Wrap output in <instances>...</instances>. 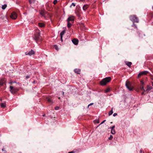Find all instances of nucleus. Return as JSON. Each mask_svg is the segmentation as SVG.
Returning a JSON list of instances; mask_svg holds the SVG:
<instances>
[{"instance_id":"obj_44","label":"nucleus","mask_w":153,"mask_h":153,"mask_svg":"<svg viewBox=\"0 0 153 153\" xmlns=\"http://www.w3.org/2000/svg\"><path fill=\"white\" fill-rule=\"evenodd\" d=\"M2 152L4 151V149H2Z\"/></svg>"},{"instance_id":"obj_30","label":"nucleus","mask_w":153,"mask_h":153,"mask_svg":"<svg viewBox=\"0 0 153 153\" xmlns=\"http://www.w3.org/2000/svg\"><path fill=\"white\" fill-rule=\"evenodd\" d=\"M57 2V0H54L53 2V3L54 4H55Z\"/></svg>"},{"instance_id":"obj_13","label":"nucleus","mask_w":153,"mask_h":153,"mask_svg":"<svg viewBox=\"0 0 153 153\" xmlns=\"http://www.w3.org/2000/svg\"><path fill=\"white\" fill-rule=\"evenodd\" d=\"M89 7V5L87 4H85L84 5L82 9L83 10L85 11L86 10V9L88 8Z\"/></svg>"},{"instance_id":"obj_5","label":"nucleus","mask_w":153,"mask_h":153,"mask_svg":"<svg viewBox=\"0 0 153 153\" xmlns=\"http://www.w3.org/2000/svg\"><path fill=\"white\" fill-rule=\"evenodd\" d=\"M40 33L39 32H36L34 33V39L36 41H37L40 38Z\"/></svg>"},{"instance_id":"obj_28","label":"nucleus","mask_w":153,"mask_h":153,"mask_svg":"<svg viewBox=\"0 0 153 153\" xmlns=\"http://www.w3.org/2000/svg\"><path fill=\"white\" fill-rule=\"evenodd\" d=\"M47 101L49 102L50 103L51 102V99L50 98H47Z\"/></svg>"},{"instance_id":"obj_2","label":"nucleus","mask_w":153,"mask_h":153,"mask_svg":"<svg viewBox=\"0 0 153 153\" xmlns=\"http://www.w3.org/2000/svg\"><path fill=\"white\" fill-rule=\"evenodd\" d=\"M130 19L132 22H134L138 23L139 19L136 15H131L130 16Z\"/></svg>"},{"instance_id":"obj_42","label":"nucleus","mask_w":153,"mask_h":153,"mask_svg":"<svg viewBox=\"0 0 153 153\" xmlns=\"http://www.w3.org/2000/svg\"><path fill=\"white\" fill-rule=\"evenodd\" d=\"M151 78L153 80V75H151Z\"/></svg>"},{"instance_id":"obj_29","label":"nucleus","mask_w":153,"mask_h":153,"mask_svg":"<svg viewBox=\"0 0 153 153\" xmlns=\"http://www.w3.org/2000/svg\"><path fill=\"white\" fill-rule=\"evenodd\" d=\"M113 138V137L112 135H110V137L108 138V139L111 140Z\"/></svg>"},{"instance_id":"obj_34","label":"nucleus","mask_w":153,"mask_h":153,"mask_svg":"<svg viewBox=\"0 0 153 153\" xmlns=\"http://www.w3.org/2000/svg\"><path fill=\"white\" fill-rule=\"evenodd\" d=\"M59 108V107L58 106H56L55 107V109L56 110H58Z\"/></svg>"},{"instance_id":"obj_15","label":"nucleus","mask_w":153,"mask_h":153,"mask_svg":"<svg viewBox=\"0 0 153 153\" xmlns=\"http://www.w3.org/2000/svg\"><path fill=\"white\" fill-rule=\"evenodd\" d=\"M6 81V80L5 79H1L0 80V85H3L4 83H5Z\"/></svg>"},{"instance_id":"obj_31","label":"nucleus","mask_w":153,"mask_h":153,"mask_svg":"<svg viewBox=\"0 0 153 153\" xmlns=\"http://www.w3.org/2000/svg\"><path fill=\"white\" fill-rule=\"evenodd\" d=\"M140 84L142 86H143L144 85V82L143 81H140Z\"/></svg>"},{"instance_id":"obj_46","label":"nucleus","mask_w":153,"mask_h":153,"mask_svg":"<svg viewBox=\"0 0 153 153\" xmlns=\"http://www.w3.org/2000/svg\"><path fill=\"white\" fill-rule=\"evenodd\" d=\"M80 1H83L84 0H80Z\"/></svg>"},{"instance_id":"obj_23","label":"nucleus","mask_w":153,"mask_h":153,"mask_svg":"<svg viewBox=\"0 0 153 153\" xmlns=\"http://www.w3.org/2000/svg\"><path fill=\"white\" fill-rule=\"evenodd\" d=\"M111 133L112 134H115V131L114 129L111 130Z\"/></svg>"},{"instance_id":"obj_32","label":"nucleus","mask_w":153,"mask_h":153,"mask_svg":"<svg viewBox=\"0 0 153 153\" xmlns=\"http://www.w3.org/2000/svg\"><path fill=\"white\" fill-rule=\"evenodd\" d=\"M115 126H112L110 128L111 129V130H112V129H114V128H115Z\"/></svg>"},{"instance_id":"obj_26","label":"nucleus","mask_w":153,"mask_h":153,"mask_svg":"<svg viewBox=\"0 0 153 153\" xmlns=\"http://www.w3.org/2000/svg\"><path fill=\"white\" fill-rule=\"evenodd\" d=\"M140 89L141 90H143L144 91V92H145L146 90L144 89L143 86H142V87H140Z\"/></svg>"},{"instance_id":"obj_49","label":"nucleus","mask_w":153,"mask_h":153,"mask_svg":"<svg viewBox=\"0 0 153 153\" xmlns=\"http://www.w3.org/2000/svg\"><path fill=\"white\" fill-rule=\"evenodd\" d=\"M62 94H63V95L64 94V92H63Z\"/></svg>"},{"instance_id":"obj_45","label":"nucleus","mask_w":153,"mask_h":153,"mask_svg":"<svg viewBox=\"0 0 153 153\" xmlns=\"http://www.w3.org/2000/svg\"><path fill=\"white\" fill-rule=\"evenodd\" d=\"M144 94V92L142 93V95H143Z\"/></svg>"},{"instance_id":"obj_6","label":"nucleus","mask_w":153,"mask_h":153,"mask_svg":"<svg viewBox=\"0 0 153 153\" xmlns=\"http://www.w3.org/2000/svg\"><path fill=\"white\" fill-rule=\"evenodd\" d=\"M67 22H71L73 23L74 21V17L73 16H71L69 17L67 20Z\"/></svg>"},{"instance_id":"obj_10","label":"nucleus","mask_w":153,"mask_h":153,"mask_svg":"<svg viewBox=\"0 0 153 153\" xmlns=\"http://www.w3.org/2000/svg\"><path fill=\"white\" fill-rule=\"evenodd\" d=\"M39 14L42 15V16H43L45 17V14H46L48 13L47 12H46L45 10H41L39 11Z\"/></svg>"},{"instance_id":"obj_11","label":"nucleus","mask_w":153,"mask_h":153,"mask_svg":"<svg viewBox=\"0 0 153 153\" xmlns=\"http://www.w3.org/2000/svg\"><path fill=\"white\" fill-rule=\"evenodd\" d=\"M72 42L74 45H77L78 44L79 41L77 39H72Z\"/></svg>"},{"instance_id":"obj_17","label":"nucleus","mask_w":153,"mask_h":153,"mask_svg":"<svg viewBox=\"0 0 153 153\" xmlns=\"http://www.w3.org/2000/svg\"><path fill=\"white\" fill-rule=\"evenodd\" d=\"M38 25L39 26L41 27H43L45 26V25L42 23H39Z\"/></svg>"},{"instance_id":"obj_25","label":"nucleus","mask_w":153,"mask_h":153,"mask_svg":"<svg viewBox=\"0 0 153 153\" xmlns=\"http://www.w3.org/2000/svg\"><path fill=\"white\" fill-rule=\"evenodd\" d=\"M110 91V89L109 88H108L106 89V90L105 91V93H107L109 92Z\"/></svg>"},{"instance_id":"obj_41","label":"nucleus","mask_w":153,"mask_h":153,"mask_svg":"<svg viewBox=\"0 0 153 153\" xmlns=\"http://www.w3.org/2000/svg\"><path fill=\"white\" fill-rule=\"evenodd\" d=\"M15 82H15L11 81V82H9V83H10V84H11V83H15Z\"/></svg>"},{"instance_id":"obj_3","label":"nucleus","mask_w":153,"mask_h":153,"mask_svg":"<svg viewBox=\"0 0 153 153\" xmlns=\"http://www.w3.org/2000/svg\"><path fill=\"white\" fill-rule=\"evenodd\" d=\"M10 91L12 94H15L18 91V89L12 86H10Z\"/></svg>"},{"instance_id":"obj_53","label":"nucleus","mask_w":153,"mask_h":153,"mask_svg":"<svg viewBox=\"0 0 153 153\" xmlns=\"http://www.w3.org/2000/svg\"><path fill=\"white\" fill-rule=\"evenodd\" d=\"M143 153H144V152Z\"/></svg>"},{"instance_id":"obj_7","label":"nucleus","mask_w":153,"mask_h":153,"mask_svg":"<svg viewBox=\"0 0 153 153\" xmlns=\"http://www.w3.org/2000/svg\"><path fill=\"white\" fill-rule=\"evenodd\" d=\"M149 73L148 71H142L140 73H139L138 75V78H139L140 77L142 76L145 75Z\"/></svg>"},{"instance_id":"obj_20","label":"nucleus","mask_w":153,"mask_h":153,"mask_svg":"<svg viewBox=\"0 0 153 153\" xmlns=\"http://www.w3.org/2000/svg\"><path fill=\"white\" fill-rule=\"evenodd\" d=\"M35 0H29V1L30 4L34 3L35 2Z\"/></svg>"},{"instance_id":"obj_40","label":"nucleus","mask_w":153,"mask_h":153,"mask_svg":"<svg viewBox=\"0 0 153 153\" xmlns=\"http://www.w3.org/2000/svg\"><path fill=\"white\" fill-rule=\"evenodd\" d=\"M142 152H143V149H141L140 150V153H142Z\"/></svg>"},{"instance_id":"obj_19","label":"nucleus","mask_w":153,"mask_h":153,"mask_svg":"<svg viewBox=\"0 0 153 153\" xmlns=\"http://www.w3.org/2000/svg\"><path fill=\"white\" fill-rule=\"evenodd\" d=\"M1 108H4L6 107V104L5 103H1Z\"/></svg>"},{"instance_id":"obj_50","label":"nucleus","mask_w":153,"mask_h":153,"mask_svg":"<svg viewBox=\"0 0 153 153\" xmlns=\"http://www.w3.org/2000/svg\"><path fill=\"white\" fill-rule=\"evenodd\" d=\"M152 86H153V83H152Z\"/></svg>"},{"instance_id":"obj_22","label":"nucleus","mask_w":153,"mask_h":153,"mask_svg":"<svg viewBox=\"0 0 153 153\" xmlns=\"http://www.w3.org/2000/svg\"><path fill=\"white\" fill-rule=\"evenodd\" d=\"M113 113V108H112L111 110L109 111L108 112V115L109 116H110Z\"/></svg>"},{"instance_id":"obj_8","label":"nucleus","mask_w":153,"mask_h":153,"mask_svg":"<svg viewBox=\"0 0 153 153\" xmlns=\"http://www.w3.org/2000/svg\"><path fill=\"white\" fill-rule=\"evenodd\" d=\"M10 16L11 18L15 19L17 17V14L16 12H13L11 13Z\"/></svg>"},{"instance_id":"obj_21","label":"nucleus","mask_w":153,"mask_h":153,"mask_svg":"<svg viewBox=\"0 0 153 153\" xmlns=\"http://www.w3.org/2000/svg\"><path fill=\"white\" fill-rule=\"evenodd\" d=\"M67 22V26L68 28H70L71 27V26L72 25L71 23L69 22Z\"/></svg>"},{"instance_id":"obj_9","label":"nucleus","mask_w":153,"mask_h":153,"mask_svg":"<svg viewBox=\"0 0 153 153\" xmlns=\"http://www.w3.org/2000/svg\"><path fill=\"white\" fill-rule=\"evenodd\" d=\"M34 54V51L32 50H31V51H29V52H27L25 53V54L26 55H29V56H31L33 55Z\"/></svg>"},{"instance_id":"obj_47","label":"nucleus","mask_w":153,"mask_h":153,"mask_svg":"<svg viewBox=\"0 0 153 153\" xmlns=\"http://www.w3.org/2000/svg\"><path fill=\"white\" fill-rule=\"evenodd\" d=\"M45 114H44L43 115V116L44 117L45 116Z\"/></svg>"},{"instance_id":"obj_36","label":"nucleus","mask_w":153,"mask_h":153,"mask_svg":"<svg viewBox=\"0 0 153 153\" xmlns=\"http://www.w3.org/2000/svg\"><path fill=\"white\" fill-rule=\"evenodd\" d=\"M117 113H114L113 114V116H114V117H115L116 116H117Z\"/></svg>"},{"instance_id":"obj_38","label":"nucleus","mask_w":153,"mask_h":153,"mask_svg":"<svg viewBox=\"0 0 153 153\" xmlns=\"http://www.w3.org/2000/svg\"><path fill=\"white\" fill-rule=\"evenodd\" d=\"M93 103H91L90 104H89V105H88V107H89V106H90V105H93Z\"/></svg>"},{"instance_id":"obj_14","label":"nucleus","mask_w":153,"mask_h":153,"mask_svg":"<svg viewBox=\"0 0 153 153\" xmlns=\"http://www.w3.org/2000/svg\"><path fill=\"white\" fill-rule=\"evenodd\" d=\"M65 33V30H63L61 32V33H60V38H61V39L62 41V36L63 35H64V34Z\"/></svg>"},{"instance_id":"obj_37","label":"nucleus","mask_w":153,"mask_h":153,"mask_svg":"<svg viewBox=\"0 0 153 153\" xmlns=\"http://www.w3.org/2000/svg\"><path fill=\"white\" fill-rule=\"evenodd\" d=\"M75 153V152L74 151H72L70 152H68V153Z\"/></svg>"},{"instance_id":"obj_35","label":"nucleus","mask_w":153,"mask_h":153,"mask_svg":"<svg viewBox=\"0 0 153 153\" xmlns=\"http://www.w3.org/2000/svg\"><path fill=\"white\" fill-rule=\"evenodd\" d=\"M75 3H72V4H71V7L72 6V5H73V6L74 7H75Z\"/></svg>"},{"instance_id":"obj_27","label":"nucleus","mask_w":153,"mask_h":153,"mask_svg":"<svg viewBox=\"0 0 153 153\" xmlns=\"http://www.w3.org/2000/svg\"><path fill=\"white\" fill-rule=\"evenodd\" d=\"M132 26L134 27L135 28H137V27L136 25L134 23H133V24L132 25Z\"/></svg>"},{"instance_id":"obj_33","label":"nucleus","mask_w":153,"mask_h":153,"mask_svg":"<svg viewBox=\"0 0 153 153\" xmlns=\"http://www.w3.org/2000/svg\"><path fill=\"white\" fill-rule=\"evenodd\" d=\"M54 48H55L56 50H58V48L57 47V46L56 45H55L54 46Z\"/></svg>"},{"instance_id":"obj_18","label":"nucleus","mask_w":153,"mask_h":153,"mask_svg":"<svg viewBox=\"0 0 153 153\" xmlns=\"http://www.w3.org/2000/svg\"><path fill=\"white\" fill-rule=\"evenodd\" d=\"M126 64L128 67H130L132 64V63L131 62H126Z\"/></svg>"},{"instance_id":"obj_48","label":"nucleus","mask_w":153,"mask_h":153,"mask_svg":"<svg viewBox=\"0 0 153 153\" xmlns=\"http://www.w3.org/2000/svg\"><path fill=\"white\" fill-rule=\"evenodd\" d=\"M33 83H35V81H34L33 82Z\"/></svg>"},{"instance_id":"obj_12","label":"nucleus","mask_w":153,"mask_h":153,"mask_svg":"<svg viewBox=\"0 0 153 153\" xmlns=\"http://www.w3.org/2000/svg\"><path fill=\"white\" fill-rule=\"evenodd\" d=\"M152 88H153L152 87L148 85L147 86V88L146 89V90L145 92L148 93L150 91V90L152 89Z\"/></svg>"},{"instance_id":"obj_39","label":"nucleus","mask_w":153,"mask_h":153,"mask_svg":"<svg viewBox=\"0 0 153 153\" xmlns=\"http://www.w3.org/2000/svg\"><path fill=\"white\" fill-rule=\"evenodd\" d=\"M26 79H27L30 78V76H26Z\"/></svg>"},{"instance_id":"obj_1","label":"nucleus","mask_w":153,"mask_h":153,"mask_svg":"<svg viewBox=\"0 0 153 153\" xmlns=\"http://www.w3.org/2000/svg\"><path fill=\"white\" fill-rule=\"evenodd\" d=\"M111 78L110 77H106L103 79L100 82V83L102 85H105L111 80Z\"/></svg>"},{"instance_id":"obj_16","label":"nucleus","mask_w":153,"mask_h":153,"mask_svg":"<svg viewBox=\"0 0 153 153\" xmlns=\"http://www.w3.org/2000/svg\"><path fill=\"white\" fill-rule=\"evenodd\" d=\"M74 71L75 73L79 74H80L81 70L80 69L76 68L74 69Z\"/></svg>"},{"instance_id":"obj_4","label":"nucleus","mask_w":153,"mask_h":153,"mask_svg":"<svg viewBox=\"0 0 153 153\" xmlns=\"http://www.w3.org/2000/svg\"><path fill=\"white\" fill-rule=\"evenodd\" d=\"M126 88L130 91H131L133 89V87L131 86L130 82L128 81L126 82Z\"/></svg>"},{"instance_id":"obj_51","label":"nucleus","mask_w":153,"mask_h":153,"mask_svg":"<svg viewBox=\"0 0 153 153\" xmlns=\"http://www.w3.org/2000/svg\"><path fill=\"white\" fill-rule=\"evenodd\" d=\"M152 9H153V7H152Z\"/></svg>"},{"instance_id":"obj_24","label":"nucleus","mask_w":153,"mask_h":153,"mask_svg":"<svg viewBox=\"0 0 153 153\" xmlns=\"http://www.w3.org/2000/svg\"><path fill=\"white\" fill-rule=\"evenodd\" d=\"M7 5L6 4H4V5H2V8L4 10L5 9Z\"/></svg>"},{"instance_id":"obj_43","label":"nucleus","mask_w":153,"mask_h":153,"mask_svg":"<svg viewBox=\"0 0 153 153\" xmlns=\"http://www.w3.org/2000/svg\"><path fill=\"white\" fill-rule=\"evenodd\" d=\"M105 121V120H103V121H102V122L101 123V124H102L103 123H104V122Z\"/></svg>"},{"instance_id":"obj_52","label":"nucleus","mask_w":153,"mask_h":153,"mask_svg":"<svg viewBox=\"0 0 153 153\" xmlns=\"http://www.w3.org/2000/svg\"><path fill=\"white\" fill-rule=\"evenodd\" d=\"M152 72V73H153V71Z\"/></svg>"}]
</instances>
